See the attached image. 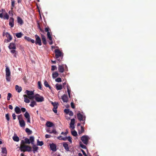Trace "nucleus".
<instances>
[{
	"label": "nucleus",
	"instance_id": "obj_20",
	"mask_svg": "<svg viewBox=\"0 0 156 156\" xmlns=\"http://www.w3.org/2000/svg\"><path fill=\"white\" fill-rule=\"evenodd\" d=\"M15 111L16 113L17 114H19L21 112L20 108L18 106H16L15 108Z\"/></svg>",
	"mask_w": 156,
	"mask_h": 156
},
{
	"label": "nucleus",
	"instance_id": "obj_51",
	"mask_svg": "<svg viewBox=\"0 0 156 156\" xmlns=\"http://www.w3.org/2000/svg\"><path fill=\"white\" fill-rule=\"evenodd\" d=\"M35 98V96L33 95H30L28 96V98L30 99H32Z\"/></svg>",
	"mask_w": 156,
	"mask_h": 156
},
{
	"label": "nucleus",
	"instance_id": "obj_31",
	"mask_svg": "<svg viewBox=\"0 0 156 156\" xmlns=\"http://www.w3.org/2000/svg\"><path fill=\"white\" fill-rule=\"evenodd\" d=\"M36 105L37 103L36 102L34 101H31L30 104V106L32 107H34L35 105Z\"/></svg>",
	"mask_w": 156,
	"mask_h": 156
},
{
	"label": "nucleus",
	"instance_id": "obj_3",
	"mask_svg": "<svg viewBox=\"0 0 156 156\" xmlns=\"http://www.w3.org/2000/svg\"><path fill=\"white\" fill-rule=\"evenodd\" d=\"M6 73V78L7 81H9L10 80V77L11 74V72L9 67L6 66L5 69Z\"/></svg>",
	"mask_w": 156,
	"mask_h": 156
},
{
	"label": "nucleus",
	"instance_id": "obj_60",
	"mask_svg": "<svg viewBox=\"0 0 156 156\" xmlns=\"http://www.w3.org/2000/svg\"><path fill=\"white\" fill-rule=\"evenodd\" d=\"M57 132L55 129H53L51 131V133H54L55 134H56L57 133Z\"/></svg>",
	"mask_w": 156,
	"mask_h": 156
},
{
	"label": "nucleus",
	"instance_id": "obj_44",
	"mask_svg": "<svg viewBox=\"0 0 156 156\" xmlns=\"http://www.w3.org/2000/svg\"><path fill=\"white\" fill-rule=\"evenodd\" d=\"M34 151H36L38 149V147L36 146L35 145H34L33 147Z\"/></svg>",
	"mask_w": 156,
	"mask_h": 156
},
{
	"label": "nucleus",
	"instance_id": "obj_38",
	"mask_svg": "<svg viewBox=\"0 0 156 156\" xmlns=\"http://www.w3.org/2000/svg\"><path fill=\"white\" fill-rule=\"evenodd\" d=\"M72 134L74 136H76L77 135V133L75 130L71 131Z\"/></svg>",
	"mask_w": 156,
	"mask_h": 156
},
{
	"label": "nucleus",
	"instance_id": "obj_34",
	"mask_svg": "<svg viewBox=\"0 0 156 156\" xmlns=\"http://www.w3.org/2000/svg\"><path fill=\"white\" fill-rule=\"evenodd\" d=\"M36 41H35V44H38L39 45H41V40H36Z\"/></svg>",
	"mask_w": 156,
	"mask_h": 156
},
{
	"label": "nucleus",
	"instance_id": "obj_4",
	"mask_svg": "<svg viewBox=\"0 0 156 156\" xmlns=\"http://www.w3.org/2000/svg\"><path fill=\"white\" fill-rule=\"evenodd\" d=\"M90 139V137L87 135L83 136L81 138V141L84 144L86 145L88 144V141Z\"/></svg>",
	"mask_w": 156,
	"mask_h": 156
},
{
	"label": "nucleus",
	"instance_id": "obj_2",
	"mask_svg": "<svg viewBox=\"0 0 156 156\" xmlns=\"http://www.w3.org/2000/svg\"><path fill=\"white\" fill-rule=\"evenodd\" d=\"M31 147L25 145H21L20 146L21 151L23 152L26 151H31Z\"/></svg>",
	"mask_w": 156,
	"mask_h": 156
},
{
	"label": "nucleus",
	"instance_id": "obj_43",
	"mask_svg": "<svg viewBox=\"0 0 156 156\" xmlns=\"http://www.w3.org/2000/svg\"><path fill=\"white\" fill-rule=\"evenodd\" d=\"M9 16L7 14V13H6L4 16V17H3L4 19H6L8 20L9 19Z\"/></svg>",
	"mask_w": 156,
	"mask_h": 156
},
{
	"label": "nucleus",
	"instance_id": "obj_19",
	"mask_svg": "<svg viewBox=\"0 0 156 156\" xmlns=\"http://www.w3.org/2000/svg\"><path fill=\"white\" fill-rule=\"evenodd\" d=\"M58 69L59 72L60 73H63L64 71V68L63 65H59Z\"/></svg>",
	"mask_w": 156,
	"mask_h": 156
},
{
	"label": "nucleus",
	"instance_id": "obj_22",
	"mask_svg": "<svg viewBox=\"0 0 156 156\" xmlns=\"http://www.w3.org/2000/svg\"><path fill=\"white\" fill-rule=\"evenodd\" d=\"M27 94V96L33 95L34 94V92L32 91H30L28 90H26V91Z\"/></svg>",
	"mask_w": 156,
	"mask_h": 156
},
{
	"label": "nucleus",
	"instance_id": "obj_12",
	"mask_svg": "<svg viewBox=\"0 0 156 156\" xmlns=\"http://www.w3.org/2000/svg\"><path fill=\"white\" fill-rule=\"evenodd\" d=\"M9 25L11 27H13L14 26V19L12 17L10 18L9 20Z\"/></svg>",
	"mask_w": 156,
	"mask_h": 156
},
{
	"label": "nucleus",
	"instance_id": "obj_53",
	"mask_svg": "<svg viewBox=\"0 0 156 156\" xmlns=\"http://www.w3.org/2000/svg\"><path fill=\"white\" fill-rule=\"evenodd\" d=\"M81 151H82V152L83 154L85 156H87V155L86 154V153L85 152V151L82 150V149H81Z\"/></svg>",
	"mask_w": 156,
	"mask_h": 156
},
{
	"label": "nucleus",
	"instance_id": "obj_48",
	"mask_svg": "<svg viewBox=\"0 0 156 156\" xmlns=\"http://www.w3.org/2000/svg\"><path fill=\"white\" fill-rule=\"evenodd\" d=\"M5 117L6 119L7 120V121H8L10 120V117H9V114H7L5 115Z\"/></svg>",
	"mask_w": 156,
	"mask_h": 156
},
{
	"label": "nucleus",
	"instance_id": "obj_37",
	"mask_svg": "<svg viewBox=\"0 0 156 156\" xmlns=\"http://www.w3.org/2000/svg\"><path fill=\"white\" fill-rule=\"evenodd\" d=\"M38 88L39 89L41 90L42 84L41 81H39L38 82Z\"/></svg>",
	"mask_w": 156,
	"mask_h": 156
},
{
	"label": "nucleus",
	"instance_id": "obj_58",
	"mask_svg": "<svg viewBox=\"0 0 156 156\" xmlns=\"http://www.w3.org/2000/svg\"><path fill=\"white\" fill-rule=\"evenodd\" d=\"M71 107L73 108H75V106H74V104L73 102H72L71 103Z\"/></svg>",
	"mask_w": 156,
	"mask_h": 156
},
{
	"label": "nucleus",
	"instance_id": "obj_62",
	"mask_svg": "<svg viewBox=\"0 0 156 156\" xmlns=\"http://www.w3.org/2000/svg\"><path fill=\"white\" fill-rule=\"evenodd\" d=\"M11 52L12 54H15V53L16 54V51L15 50H11Z\"/></svg>",
	"mask_w": 156,
	"mask_h": 156
},
{
	"label": "nucleus",
	"instance_id": "obj_59",
	"mask_svg": "<svg viewBox=\"0 0 156 156\" xmlns=\"http://www.w3.org/2000/svg\"><path fill=\"white\" fill-rule=\"evenodd\" d=\"M68 137H65L62 138H61V140L66 141L67 140Z\"/></svg>",
	"mask_w": 156,
	"mask_h": 156
},
{
	"label": "nucleus",
	"instance_id": "obj_40",
	"mask_svg": "<svg viewBox=\"0 0 156 156\" xmlns=\"http://www.w3.org/2000/svg\"><path fill=\"white\" fill-rule=\"evenodd\" d=\"M80 147L83 149H86V147L85 145L83 144L81 142H80Z\"/></svg>",
	"mask_w": 156,
	"mask_h": 156
},
{
	"label": "nucleus",
	"instance_id": "obj_10",
	"mask_svg": "<svg viewBox=\"0 0 156 156\" xmlns=\"http://www.w3.org/2000/svg\"><path fill=\"white\" fill-rule=\"evenodd\" d=\"M75 122V119H71V122L70 123V127L73 129L75 128L74 125Z\"/></svg>",
	"mask_w": 156,
	"mask_h": 156
},
{
	"label": "nucleus",
	"instance_id": "obj_50",
	"mask_svg": "<svg viewBox=\"0 0 156 156\" xmlns=\"http://www.w3.org/2000/svg\"><path fill=\"white\" fill-rule=\"evenodd\" d=\"M69 111H70L69 109H66L64 110V112L66 113V114H69Z\"/></svg>",
	"mask_w": 156,
	"mask_h": 156
},
{
	"label": "nucleus",
	"instance_id": "obj_35",
	"mask_svg": "<svg viewBox=\"0 0 156 156\" xmlns=\"http://www.w3.org/2000/svg\"><path fill=\"white\" fill-rule=\"evenodd\" d=\"M30 141L31 142L32 144H34V137L33 136H31L30 138Z\"/></svg>",
	"mask_w": 156,
	"mask_h": 156
},
{
	"label": "nucleus",
	"instance_id": "obj_57",
	"mask_svg": "<svg viewBox=\"0 0 156 156\" xmlns=\"http://www.w3.org/2000/svg\"><path fill=\"white\" fill-rule=\"evenodd\" d=\"M68 133V132L67 131L65 133L63 132H62L61 133V134H62V135H64L65 136H66Z\"/></svg>",
	"mask_w": 156,
	"mask_h": 156
},
{
	"label": "nucleus",
	"instance_id": "obj_11",
	"mask_svg": "<svg viewBox=\"0 0 156 156\" xmlns=\"http://www.w3.org/2000/svg\"><path fill=\"white\" fill-rule=\"evenodd\" d=\"M63 145L66 151H69V147L67 143L66 142H64L63 144Z\"/></svg>",
	"mask_w": 156,
	"mask_h": 156
},
{
	"label": "nucleus",
	"instance_id": "obj_27",
	"mask_svg": "<svg viewBox=\"0 0 156 156\" xmlns=\"http://www.w3.org/2000/svg\"><path fill=\"white\" fill-rule=\"evenodd\" d=\"M58 73L56 72L53 73L52 74V76L53 78H55L58 76Z\"/></svg>",
	"mask_w": 156,
	"mask_h": 156
},
{
	"label": "nucleus",
	"instance_id": "obj_64",
	"mask_svg": "<svg viewBox=\"0 0 156 156\" xmlns=\"http://www.w3.org/2000/svg\"><path fill=\"white\" fill-rule=\"evenodd\" d=\"M47 132L51 133V130L50 128H48L47 130Z\"/></svg>",
	"mask_w": 156,
	"mask_h": 156
},
{
	"label": "nucleus",
	"instance_id": "obj_15",
	"mask_svg": "<svg viewBox=\"0 0 156 156\" xmlns=\"http://www.w3.org/2000/svg\"><path fill=\"white\" fill-rule=\"evenodd\" d=\"M50 147L51 150L53 151H55L56 150V146L55 144H52L50 145Z\"/></svg>",
	"mask_w": 156,
	"mask_h": 156
},
{
	"label": "nucleus",
	"instance_id": "obj_42",
	"mask_svg": "<svg viewBox=\"0 0 156 156\" xmlns=\"http://www.w3.org/2000/svg\"><path fill=\"white\" fill-rule=\"evenodd\" d=\"M12 94L10 93H9L8 94L7 99L8 101L10 100V98L12 97Z\"/></svg>",
	"mask_w": 156,
	"mask_h": 156
},
{
	"label": "nucleus",
	"instance_id": "obj_1",
	"mask_svg": "<svg viewBox=\"0 0 156 156\" xmlns=\"http://www.w3.org/2000/svg\"><path fill=\"white\" fill-rule=\"evenodd\" d=\"M54 52L56 58L59 62L61 61L62 60L63 56L62 52H61L59 49H55Z\"/></svg>",
	"mask_w": 156,
	"mask_h": 156
},
{
	"label": "nucleus",
	"instance_id": "obj_24",
	"mask_svg": "<svg viewBox=\"0 0 156 156\" xmlns=\"http://www.w3.org/2000/svg\"><path fill=\"white\" fill-rule=\"evenodd\" d=\"M62 88V86L61 84H57L56 85V88L57 90H61Z\"/></svg>",
	"mask_w": 156,
	"mask_h": 156
},
{
	"label": "nucleus",
	"instance_id": "obj_33",
	"mask_svg": "<svg viewBox=\"0 0 156 156\" xmlns=\"http://www.w3.org/2000/svg\"><path fill=\"white\" fill-rule=\"evenodd\" d=\"M51 35V33L50 32H48L47 33V36L48 39H52Z\"/></svg>",
	"mask_w": 156,
	"mask_h": 156
},
{
	"label": "nucleus",
	"instance_id": "obj_55",
	"mask_svg": "<svg viewBox=\"0 0 156 156\" xmlns=\"http://www.w3.org/2000/svg\"><path fill=\"white\" fill-rule=\"evenodd\" d=\"M49 30H50L48 27H46L45 28V31L46 32H47V33H48V32H49Z\"/></svg>",
	"mask_w": 156,
	"mask_h": 156
},
{
	"label": "nucleus",
	"instance_id": "obj_49",
	"mask_svg": "<svg viewBox=\"0 0 156 156\" xmlns=\"http://www.w3.org/2000/svg\"><path fill=\"white\" fill-rule=\"evenodd\" d=\"M67 138H67V140H68L70 142V143H72V138L71 137L69 136H68Z\"/></svg>",
	"mask_w": 156,
	"mask_h": 156
},
{
	"label": "nucleus",
	"instance_id": "obj_36",
	"mask_svg": "<svg viewBox=\"0 0 156 156\" xmlns=\"http://www.w3.org/2000/svg\"><path fill=\"white\" fill-rule=\"evenodd\" d=\"M2 153L3 154H7V150L5 147L2 148Z\"/></svg>",
	"mask_w": 156,
	"mask_h": 156
},
{
	"label": "nucleus",
	"instance_id": "obj_32",
	"mask_svg": "<svg viewBox=\"0 0 156 156\" xmlns=\"http://www.w3.org/2000/svg\"><path fill=\"white\" fill-rule=\"evenodd\" d=\"M26 132L28 133V135L32 133V131L28 128H26L25 129Z\"/></svg>",
	"mask_w": 156,
	"mask_h": 156
},
{
	"label": "nucleus",
	"instance_id": "obj_23",
	"mask_svg": "<svg viewBox=\"0 0 156 156\" xmlns=\"http://www.w3.org/2000/svg\"><path fill=\"white\" fill-rule=\"evenodd\" d=\"M46 125L48 127H51L53 126V124L51 122L49 121L47 122L46 123Z\"/></svg>",
	"mask_w": 156,
	"mask_h": 156
},
{
	"label": "nucleus",
	"instance_id": "obj_5",
	"mask_svg": "<svg viewBox=\"0 0 156 156\" xmlns=\"http://www.w3.org/2000/svg\"><path fill=\"white\" fill-rule=\"evenodd\" d=\"M18 119L19 120L20 126L21 127H24L25 126L26 124L22 118L21 115L18 116Z\"/></svg>",
	"mask_w": 156,
	"mask_h": 156
},
{
	"label": "nucleus",
	"instance_id": "obj_56",
	"mask_svg": "<svg viewBox=\"0 0 156 156\" xmlns=\"http://www.w3.org/2000/svg\"><path fill=\"white\" fill-rule=\"evenodd\" d=\"M16 115H15V113H13L12 114V117L13 118V119L14 120H15L16 119Z\"/></svg>",
	"mask_w": 156,
	"mask_h": 156
},
{
	"label": "nucleus",
	"instance_id": "obj_47",
	"mask_svg": "<svg viewBox=\"0 0 156 156\" xmlns=\"http://www.w3.org/2000/svg\"><path fill=\"white\" fill-rule=\"evenodd\" d=\"M55 81L57 82H60L62 81V79L60 77H58L55 79Z\"/></svg>",
	"mask_w": 156,
	"mask_h": 156
},
{
	"label": "nucleus",
	"instance_id": "obj_28",
	"mask_svg": "<svg viewBox=\"0 0 156 156\" xmlns=\"http://www.w3.org/2000/svg\"><path fill=\"white\" fill-rule=\"evenodd\" d=\"M23 35V34L21 32L18 33L16 34V36L18 38H21Z\"/></svg>",
	"mask_w": 156,
	"mask_h": 156
},
{
	"label": "nucleus",
	"instance_id": "obj_21",
	"mask_svg": "<svg viewBox=\"0 0 156 156\" xmlns=\"http://www.w3.org/2000/svg\"><path fill=\"white\" fill-rule=\"evenodd\" d=\"M23 97H24V101L26 103H29L30 102V100L27 98H28V96L26 95H24Z\"/></svg>",
	"mask_w": 156,
	"mask_h": 156
},
{
	"label": "nucleus",
	"instance_id": "obj_18",
	"mask_svg": "<svg viewBox=\"0 0 156 156\" xmlns=\"http://www.w3.org/2000/svg\"><path fill=\"white\" fill-rule=\"evenodd\" d=\"M4 36H5L7 39H12V37L11 35L8 33H4L3 34Z\"/></svg>",
	"mask_w": 156,
	"mask_h": 156
},
{
	"label": "nucleus",
	"instance_id": "obj_25",
	"mask_svg": "<svg viewBox=\"0 0 156 156\" xmlns=\"http://www.w3.org/2000/svg\"><path fill=\"white\" fill-rule=\"evenodd\" d=\"M16 90L19 93L20 92L22 91V88L21 87H19L18 85H16L15 87Z\"/></svg>",
	"mask_w": 156,
	"mask_h": 156
},
{
	"label": "nucleus",
	"instance_id": "obj_45",
	"mask_svg": "<svg viewBox=\"0 0 156 156\" xmlns=\"http://www.w3.org/2000/svg\"><path fill=\"white\" fill-rule=\"evenodd\" d=\"M44 86L46 87H49V85L48 83L45 80L44 81Z\"/></svg>",
	"mask_w": 156,
	"mask_h": 156
},
{
	"label": "nucleus",
	"instance_id": "obj_7",
	"mask_svg": "<svg viewBox=\"0 0 156 156\" xmlns=\"http://www.w3.org/2000/svg\"><path fill=\"white\" fill-rule=\"evenodd\" d=\"M77 117L78 119L80 121H85L86 119L85 116L83 115L80 112H79L77 114Z\"/></svg>",
	"mask_w": 156,
	"mask_h": 156
},
{
	"label": "nucleus",
	"instance_id": "obj_26",
	"mask_svg": "<svg viewBox=\"0 0 156 156\" xmlns=\"http://www.w3.org/2000/svg\"><path fill=\"white\" fill-rule=\"evenodd\" d=\"M84 132V129L83 127L81 126V129L80 130H79L78 131V133L79 134H80L82 133H83Z\"/></svg>",
	"mask_w": 156,
	"mask_h": 156
},
{
	"label": "nucleus",
	"instance_id": "obj_16",
	"mask_svg": "<svg viewBox=\"0 0 156 156\" xmlns=\"http://www.w3.org/2000/svg\"><path fill=\"white\" fill-rule=\"evenodd\" d=\"M9 48L10 49H15L16 48L15 44L14 43H10L9 46Z\"/></svg>",
	"mask_w": 156,
	"mask_h": 156
},
{
	"label": "nucleus",
	"instance_id": "obj_13",
	"mask_svg": "<svg viewBox=\"0 0 156 156\" xmlns=\"http://www.w3.org/2000/svg\"><path fill=\"white\" fill-rule=\"evenodd\" d=\"M25 141L23 140H22L21 141V144H23V145H24V144H30V140L27 138H26L25 139Z\"/></svg>",
	"mask_w": 156,
	"mask_h": 156
},
{
	"label": "nucleus",
	"instance_id": "obj_6",
	"mask_svg": "<svg viewBox=\"0 0 156 156\" xmlns=\"http://www.w3.org/2000/svg\"><path fill=\"white\" fill-rule=\"evenodd\" d=\"M35 99L37 102H41L44 101V98L38 94H36Z\"/></svg>",
	"mask_w": 156,
	"mask_h": 156
},
{
	"label": "nucleus",
	"instance_id": "obj_29",
	"mask_svg": "<svg viewBox=\"0 0 156 156\" xmlns=\"http://www.w3.org/2000/svg\"><path fill=\"white\" fill-rule=\"evenodd\" d=\"M12 139L14 141L16 142H18L19 140V137L17 136H14L12 137Z\"/></svg>",
	"mask_w": 156,
	"mask_h": 156
},
{
	"label": "nucleus",
	"instance_id": "obj_52",
	"mask_svg": "<svg viewBox=\"0 0 156 156\" xmlns=\"http://www.w3.org/2000/svg\"><path fill=\"white\" fill-rule=\"evenodd\" d=\"M28 42H31L32 43H34L35 41L34 40H27Z\"/></svg>",
	"mask_w": 156,
	"mask_h": 156
},
{
	"label": "nucleus",
	"instance_id": "obj_46",
	"mask_svg": "<svg viewBox=\"0 0 156 156\" xmlns=\"http://www.w3.org/2000/svg\"><path fill=\"white\" fill-rule=\"evenodd\" d=\"M57 68L56 66H52L51 68V71H54L55 70H56Z\"/></svg>",
	"mask_w": 156,
	"mask_h": 156
},
{
	"label": "nucleus",
	"instance_id": "obj_9",
	"mask_svg": "<svg viewBox=\"0 0 156 156\" xmlns=\"http://www.w3.org/2000/svg\"><path fill=\"white\" fill-rule=\"evenodd\" d=\"M24 117L27 119V122L29 123H30V116L27 112H26L24 114Z\"/></svg>",
	"mask_w": 156,
	"mask_h": 156
},
{
	"label": "nucleus",
	"instance_id": "obj_14",
	"mask_svg": "<svg viewBox=\"0 0 156 156\" xmlns=\"http://www.w3.org/2000/svg\"><path fill=\"white\" fill-rule=\"evenodd\" d=\"M68 97L67 95L64 94L62 96V99L64 102H68Z\"/></svg>",
	"mask_w": 156,
	"mask_h": 156
},
{
	"label": "nucleus",
	"instance_id": "obj_17",
	"mask_svg": "<svg viewBox=\"0 0 156 156\" xmlns=\"http://www.w3.org/2000/svg\"><path fill=\"white\" fill-rule=\"evenodd\" d=\"M17 22L18 23L21 25H22L23 23V21L22 19L19 16L17 17Z\"/></svg>",
	"mask_w": 156,
	"mask_h": 156
},
{
	"label": "nucleus",
	"instance_id": "obj_54",
	"mask_svg": "<svg viewBox=\"0 0 156 156\" xmlns=\"http://www.w3.org/2000/svg\"><path fill=\"white\" fill-rule=\"evenodd\" d=\"M69 114L70 116H72L73 115V113L72 111H70Z\"/></svg>",
	"mask_w": 156,
	"mask_h": 156
},
{
	"label": "nucleus",
	"instance_id": "obj_41",
	"mask_svg": "<svg viewBox=\"0 0 156 156\" xmlns=\"http://www.w3.org/2000/svg\"><path fill=\"white\" fill-rule=\"evenodd\" d=\"M11 6L12 7V9L13 7H14L15 6V1L14 0H11Z\"/></svg>",
	"mask_w": 156,
	"mask_h": 156
},
{
	"label": "nucleus",
	"instance_id": "obj_8",
	"mask_svg": "<svg viewBox=\"0 0 156 156\" xmlns=\"http://www.w3.org/2000/svg\"><path fill=\"white\" fill-rule=\"evenodd\" d=\"M51 103L52 105L53 106V108L52 109L53 111L55 113H57V109L58 108V103L57 102H52Z\"/></svg>",
	"mask_w": 156,
	"mask_h": 156
},
{
	"label": "nucleus",
	"instance_id": "obj_63",
	"mask_svg": "<svg viewBox=\"0 0 156 156\" xmlns=\"http://www.w3.org/2000/svg\"><path fill=\"white\" fill-rule=\"evenodd\" d=\"M21 110L23 112H24L26 111V109L25 108H21Z\"/></svg>",
	"mask_w": 156,
	"mask_h": 156
},
{
	"label": "nucleus",
	"instance_id": "obj_39",
	"mask_svg": "<svg viewBox=\"0 0 156 156\" xmlns=\"http://www.w3.org/2000/svg\"><path fill=\"white\" fill-rule=\"evenodd\" d=\"M43 144V141H40L38 140H37V144L38 145L41 146Z\"/></svg>",
	"mask_w": 156,
	"mask_h": 156
},
{
	"label": "nucleus",
	"instance_id": "obj_30",
	"mask_svg": "<svg viewBox=\"0 0 156 156\" xmlns=\"http://www.w3.org/2000/svg\"><path fill=\"white\" fill-rule=\"evenodd\" d=\"M70 87L68 85H67V92L68 93V95L69 96V97L70 98V92H71V90L70 89Z\"/></svg>",
	"mask_w": 156,
	"mask_h": 156
},
{
	"label": "nucleus",
	"instance_id": "obj_61",
	"mask_svg": "<svg viewBox=\"0 0 156 156\" xmlns=\"http://www.w3.org/2000/svg\"><path fill=\"white\" fill-rule=\"evenodd\" d=\"M51 136V135L48 134H46L45 135V137L46 138H50Z\"/></svg>",
	"mask_w": 156,
	"mask_h": 156
}]
</instances>
